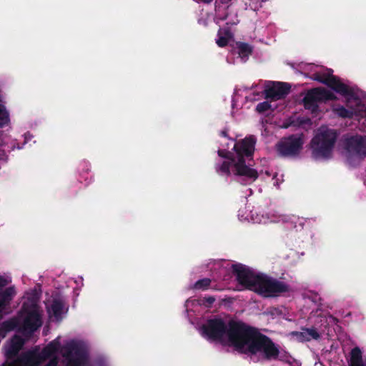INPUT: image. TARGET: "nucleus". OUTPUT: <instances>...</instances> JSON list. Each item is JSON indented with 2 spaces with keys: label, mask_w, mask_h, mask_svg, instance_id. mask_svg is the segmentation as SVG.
I'll return each mask as SVG.
<instances>
[{
  "label": "nucleus",
  "mask_w": 366,
  "mask_h": 366,
  "mask_svg": "<svg viewBox=\"0 0 366 366\" xmlns=\"http://www.w3.org/2000/svg\"><path fill=\"white\" fill-rule=\"evenodd\" d=\"M362 366H366V360H365V365Z\"/></svg>",
  "instance_id": "37"
},
{
  "label": "nucleus",
  "mask_w": 366,
  "mask_h": 366,
  "mask_svg": "<svg viewBox=\"0 0 366 366\" xmlns=\"http://www.w3.org/2000/svg\"><path fill=\"white\" fill-rule=\"evenodd\" d=\"M60 347V342L58 339H55L50 342L42 350L39 352V355L41 362L45 361L54 355H55Z\"/></svg>",
  "instance_id": "18"
},
{
  "label": "nucleus",
  "mask_w": 366,
  "mask_h": 366,
  "mask_svg": "<svg viewBox=\"0 0 366 366\" xmlns=\"http://www.w3.org/2000/svg\"><path fill=\"white\" fill-rule=\"evenodd\" d=\"M334 112L338 117H342V118L351 119L353 117V115H354L353 111L349 110L343 106H340V107H336L334 109Z\"/></svg>",
  "instance_id": "23"
},
{
  "label": "nucleus",
  "mask_w": 366,
  "mask_h": 366,
  "mask_svg": "<svg viewBox=\"0 0 366 366\" xmlns=\"http://www.w3.org/2000/svg\"><path fill=\"white\" fill-rule=\"evenodd\" d=\"M237 49L238 50L239 56L242 58H247L252 53V47L244 42H239L237 44Z\"/></svg>",
  "instance_id": "22"
},
{
  "label": "nucleus",
  "mask_w": 366,
  "mask_h": 366,
  "mask_svg": "<svg viewBox=\"0 0 366 366\" xmlns=\"http://www.w3.org/2000/svg\"><path fill=\"white\" fill-rule=\"evenodd\" d=\"M232 0H219L220 3L222 4H228L229 1H231Z\"/></svg>",
  "instance_id": "35"
},
{
  "label": "nucleus",
  "mask_w": 366,
  "mask_h": 366,
  "mask_svg": "<svg viewBox=\"0 0 366 366\" xmlns=\"http://www.w3.org/2000/svg\"><path fill=\"white\" fill-rule=\"evenodd\" d=\"M6 307L0 303V320L3 319L4 316L7 313L6 312Z\"/></svg>",
  "instance_id": "31"
},
{
  "label": "nucleus",
  "mask_w": 366,
  "mask_h": 366,
  "mask_svg": "<svg viewBox=\"0 0 366 366\" xmlns=\"http://www.w3.org/2000/svg\"><path fill=\"white\" fill-rule=\"evenodd\" d=\"M58 358L56 357H54L44 366H58Z\"/></svg>",
  "instance_id": "29"
},
{
  "label": "nucleus",
  "mask_w": 366,
  "mask_h": 366,
  "mask_svg": "<svg viewBox=\"0 0 366 366\" xmlns=\"http://www.w3.org/2000/svg\"><path fill=\"white\" fill-rule=\"evenodd\" d=\"M248 355H251L250 358H252V354L249 353ZM257 354H253V355H256Z\"/></svg>",
  "instance_id": "36"
},
{
  "label": "nucleus",
  "mask_w": 366,
  "mask_h": 366,
  "mask_svg": "<svg viewBox=\"0 0 366 366\" xmlns=\"http://www.w3.org/2000/svg\"><path fill=\"white\" fill-rule=\"evenodd\" d=\"M365 360L362 359V352L360 347H355L350 352L349 366H362Z\"/></svg>",
  "instance_id": "20"
},
{
  "label": "nucleus",
  "mask_w": 366,
  "mask_h": 366,
  "mask_svg": "<svg viewBox=\"0 0 366 366\" xmlns=\"http://www.w3.org/2000/svg\"><path fill=\"white\" fill-rule=\"evenodd\" d=\"M211 282L209 278L199 280L194 283V288L195 290H207L209 288Z\"/></svg>",
  "instance_id": "24"
},
{
  "label": "nucleus",
  "mask_w": 366,
  "mask_h": 366,
  "mask_svg": "<svg viewBox=\"0 0 366 366\" xmlns=\"http://www.w3.org/2000/svg\"><path fill=\"white\" fill-rule=\"evenodd\" d=\"M290 335L300 342H309L312 340H317L320 338V333L315 327H302V331H292Z\"/></svg>",
  "instance_id": "15"
},
{
  "label": "nucleus",
  "mask_w": 366,
  "mask_h": 366,
  "mask_svg": "<svg viewBox=\"0 0 366 366\" xmlns=\"http://www.w3.org/2000/svg\"><path fill=\"white\" fill-rule=\"evenodd\" d=\"M255 143L254 137L250 136L236 142L233 148L237 153V159L232 164L231 174L243 177L245 180H249L250 182L255 181L259 174L256 169L246 165L245 158L252 157Z\"/></svg>",
  "instance_id": "2"
},
{
  "label": "nucleus",
  "mask_w": 366,
  "mask_h": 366,
  "mask_svg": "<svg viewBox=\"0 0 366 366\" xmlns=\"http://www.w3.org/2000/svg\"><path fill=\"white\" fill-rule=\"evenodd\" d=\"M202 304L207 307H210L212 304L215 302V297L213 296L204 297L202 299Z\"/></svg>",
  "instance_id": "27"
},
{
  "label": "nucleus",
  "mask_w": 366,
  "mask_h": 366,
  "mask_svg": "<svg viewBox=\"0 0 366 366\" xmlns=\"http://www.w3.org/2000/svg\"><path fill=\"white\" fill-rule=\"evenodd\" d=\"M9 122V113L5 107L0 104V127H3Z\"/></svg>",
  "instance_id": "25"
},
{
  "label": "nucleus",
  "mask_w": 366,
  "mask_h": 366,
  "mask_svg": "<svg viewBox=\"0 0 366 366\" xmlns=\"http://www.w3.org/2000/svg\"><path fill=\"white\" fill-rule=\"evenodd\" d=\"M290 291V287L285 282L260 274L254 292L264 297H275Z\"/></svg>",
  "instance_id": "4"
},
{
  "label": "nucleus",
  "mask_w": 366,
  "mask_h": 366,
  "mask_svg": "<svg viewBox=\"0 0 366 366\" xmlns=\"http://www.w3.org/2000/svg\"><path fill=\"white\" fill-rule=\"evenodd\" d=\"M220 135L222 137H228V132H227V131L226 129L225 130H222L220 132Z\"/></svg>",
  "instance_id": "34"
},
{
  "label": "nucleus",
  "mask_w": 366,
  "mask_h": 366,
  "mask_svg": "<svg viewBox=\"0 0 366 366\" xmlns=\"http://www.w3.org/2000/svg\"><path fill=\"white\" fill-rule=\"evenodd\" d=\"M15 294L14 287H6L4 291L0 292V303L8 308Z\"/></svg>",
  "instance_id": "21"
},
{
  "label": "nucleus",
  "mask_w": 366,
  "mask_h": 366,
  "mask_svg": "<svg viewBox=\"0 0 366 366\" xmlns=\"http://www.w3.org/2000/svg\"><path fill=\"white\" fill-rule=\"evenodd\" d=\"M232 268L237 282L245 288L254 292L260 274H255L249 267L242 264H233Z\"/></svg>",
  "instance_id": "10"
},
{
  "label": "nucleus",
  "mask_w": 366,
  "mask_h": 366,
  "mask_svg": "<svg viewBox=\"0 0 366 366\" xmlns=\"http://www.w3.org/2000/svg\"><path fill=\"white\" fill-rule=\"evenodd\" d=\"M346 148L349 152L353 153L360 159L366 157V137L353 136L347 139Z\"/></svg>",
  "instance_id": "11"
},
{
  "label": "nucleus",
  "mask_w": 366,
  "mask_h": 366,
  "mask_svg": "<svg viewBox=\"0 0 366 366\" xmlns=\"http://www.w3.org/2000/svg\"><path fill=\"white\" fill-rule=\"evenodd\" d=\"M217 154L219 157L228 159V161H224L222 164L216 166V171L217 173L224 174L226 176L231 175V167L232 164L237 159V153L235 155L230 152H227L224 149H219Z\"/></svg>",
  "instance_id": "13"
},
{
  "label": "nucleus",
  "mask_w": 366,
  "mask_h": 366,
  "mask_svg": "<svg viewBox=\"0 0 366 366\" xmlns=\"http://www.w3.org/2000/svg\"><path fill=\"white\" fill-rule=\"evenodd\" d=\"M20 320L13 317L0 324V336L5 337L8 332L17 330L19 332Z\"/></svg>",
  "instance_id": "17"
},
{
  "label": "nucleus",
  "mask_w": 366,
  "mask_h": 366,
  "mask_svg": "<svg viewBox=\"0 0 366 366\" xmlns=\"http://www.w3.org/2000/svg\"><path fill=\"white\" fill-rule=\"evenodd\" d=\"M64 309V303L59 299H54L50 307L48 309V312L52 314L56 320H61V315Z\"/></svg>",
  "instance_id": "19"
},
{
  "label": "nucleus",
  "mask_w": 366,
  "mask_h": 366,
  "mask_svg": "<svg viewBox=\"0 0 366 366\" xmlns=\"http://www.w3.org/2000/svg\"><path fill=\"white\" fill-rule=\"evenodd\" d=\"M336 99L337 97L331 91L318 87L309 90L302 102L305 109L311 111L312 113H316L319 109V103Z\"/></svg>",
  "instance_id": "6"
},
{
  "label": "nucleus",
  "mask_w": 366,
  "mask_h": 366,
  "mask_svg": "<svg viewBox=\"0 0 366 366\" xmlns=\"http://www.w3.org/2000/svg\"><path fill=\"white\" fill-rule=\"evenodd\" d=\"M197 2H201V3H204V4H210L213 0H195Z\"/></svg>",
  "instance_id": "33"
},
{
  "label": "nucleus",
  "mask_w": 366,
  "mask_h": 366,
  "mask_svg": "<svg viewBox=\"0 0 366 366\" xmlns=\"http://www.w3.org/2000/svg\"><path fill=\"white\" fill-rule=\"evenodd\" d=\"M61 352L68 361L66 366H84L86 362L84 350L75 340H71L63 345Z\"/></svg>",
  "instance_id": "9"
},
{
  "label": "nucleus",
  "mask_w": 366,
  "mask_h": 366,
  "mask_svg": "<svg viewBox=\"0 0 366 366\" xmlns=\"http://www.w3.org/2000/svg\"><path fill=\"white\" fill-rule=\"evenodd\" d=\"M290 85L285 82H277L272 86H268L264 90L266 99L279 100L283 99L290 91Z\"/></svg>",
  "instance_id": "12"
},
{
  "label": "nucleus",
  "mask_w": 366,
  "mask_h": 366,
  "mask_svg": "<svg viewBox=\"0 0 366 366\" xmlns=\"http://www.w3.org/2000/svg\"><path fill=\"white\" fill-rule=\"evenodd\" d=\"M202 331L212 340H221L227 335L230 345L243 354H260L265 360H275L280 355L278 346L270 337L242 322L229 320L227 325L221 318L209 319Z\"/></svg>",
  "instance_id": "1"
},
{
  "label": "nucleus",
  "mask_w": 366,
  "mask_h": 366,
  "mask_svg": "<svg viewBox=\"0 0 366 366\" xmlns=\"http://www.w3.org/2000/svg\"><path fill=\"white\" fill-rule=\"evenodd\" d=\"M16 360L19 366H38L42 362L36 350L23 352Z\"/></svg>",
  "instance_id": "14"
},
{
  "label": "nucleus",
  "mask_w": 366,
  "mask_h": 366,
  "mask_svg": "<svg viewBox=\"0 0 366 366\" xmlns=\"http://www.w3.org/2000/svg\"><path fill=\"white\" fill-rule=\"evenodd\" d=\"M219 47H224L228 44V39L225 36H220L216 41Z\"/></svg>",
  "instance_id": "28"
},
{
  "label": "nucleus",
  "mask_w": 366,
  "mask_h": 366,
  "mask_svg": "<svg viewBox=\"0 0 366 366\" xmlns=\"http://www.w3.org/2000/svg\"><path fill=\"white\" fill-rule=\"evenodd\" d=\"M304 144L303 139L297 134H292L281 139L276 144V150L280 157H292L297 156Z\"/></svg>",
  "instance_id": "8"
},
{
  "label": "nucleus",
  "mask_w": 366,
  "mask_h": 366,
  "mask_svg": "<svg viewBox=\"0 0 366 366\" xmlns=\"http://www.w3.org/2000/svg\"><path fill=\"white\" fill-rule=\"evenodd\" d=\"M330 73L315 72L311 76L312 79L327 85L335 92L344 96H354V91L352 88L342 83L340 79L332 74V70L330 69Z\"/></svg>",
  "instance_id": "5"
},
{
  "label": "nucleus",
  "mask_w": 366,
  "mask_h": 366,
  "mask_svg": "<svg viewBox=\"0 0 366 366\" xmlns=\"http://www.w3.org/2000/svg\"><path fill=\"white\" fill-rule=\"evenodd\" d=\"M9 284V281L6 278L3 276H0V290Z\"/></svg>",
  "instance_id": "30"
},
{
  "label": "nucleus",
  "mask_w": 366,
  "mask_h": 366,
  "mask_svg": "<svg viewBox=\"0 0 366 366\" xmlns=\"http://www.w3.org/2000/svg\"><path fill=\"white\" fill-rule=\"evenodd\" d=\"M4 366H19L18 365V362H16V360H14L13 362L7 364V365H4Z\"/></svg>",
  "instance_id": "32"
},
{
  "label": "nucleus",
  "mask_w": 366,
  "mask_h": 366,
  "mask_svg": "<svg viewBox=\"0 0 366 366\" xmlns=\"http://www.w3.org/2000/svg\"><path fill=\"white\" fill-rule=\"evenodd\" d=\"M271 107L270 104L268 102H263L259 103L256 107V110L259 113H264L268 111Z\"/></svg>",
  "instance_id": "26"
},
{
  "label": "nucleus",
  "mask_w": 366,
  "mask_h": 366,
  "mask_svg": "<svg viewBox=\"0 0 366 366\" xmlns=\"http://www.w3.org/2000/svg\"><path fill=\"white\" fill-rule=\"evenodd\" d=\"M24 344V340L20 336L14 335L11 340L9 347L6 350L5 355L6 358L13 359L16 357Z\"/></svg>",
  "instance_id": "16"
},
{
  "label": "nucleus",
  "mask_w": 366,
  "mask_h": 366,
  "mask_svg": "<svg viewBox=\"0 0 366 366\" xmlns=\"http://www.w3.org/2000/svg\"><path fill=\"white\" fill-rule=\"evenodd\" d=\"M337 134L335 130L326 129L321 130L312 139L310 147L312 157L315 159H327L332 154Z\"/></svg>",
  "instance_id": "3"
},
{
  "label": "nucleus",
  "mask_w": 366,
  "mask_h": 366,
  "mask_svg": "<svg viewBox=\"0 0 366 366\" xmlns=\"http://www.w3.org/2000/svg\"><path fill=\"white\" fill-rule=\"evenodd\" d=\"M21 312L25 313V317L22 324L20 323L19 332L31 335L41 326V317L36 304H31L29 307H27L24 303Z\"/></svg>",
  "instance_id": "7"
}]
</instances>
